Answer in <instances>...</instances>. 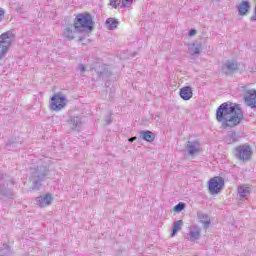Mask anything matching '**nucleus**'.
<instances>
[{"label":"nucleus","mask_w":256,"mask_h":256,"mask_svg":"<svg viewBox=\"0 0 256 256\" xmlns=\"http://www.w3.org/2000/svg\"><path fill=\"white\" fill-rule=\"evenodd\" d=\"M216 121L222 129H233L243 121V110L238 104L222 103L216 110Z\"/></svg>","instance_id":"1"},{"label":"nucleus","mask_w":256,"mask_h":256,"mask_svg":"<svg viewBox=\"0 0 256 256\" xmlns=\"http://www.w3.org/2000/svg\"><path fill=\"white\" fill-rule=\"evenodd\" d=\"M92 31L93 30V18L89 14H79L74 21V25H68L64 28L62 32V37L71 41L75 39L77 33L82 31Z\"/></svg>","instance_id":"2"},{"label":"nucleus","mask_w":256,"mask_h":256,"mask_svg":"<svg viewBox=\"0 0 256 256\" xmlns=\"http://www.w3.org/2000/svg\"><path fill=\"white\" fill-rule=\"evenodd\" d=\"M32 165L37 164V167H30L31 173H32V181L34 183L33 189L35 191H38V189L41 187V181L47 177V173H49V158L43 157L40 160H32Z\"/></svg>","instance_id":"3"},{"label":"nucleus","mask_w":256,"mask_h":256,"mask_svg":"<svg viewBox=\"0 0 256 256\" xmlns=\"http://www.w3.org/2000/svg\"><path fill=\"white\" fill-rule=\"evenodd\" d=\"M13 41H15V34L13 31H7L0 35V61L7 55Z\"/></svg>","instance_id":"4"},{"label":"nucleus","mask_w":256,"mask_h":256,"mask_svg":"<svg viewBox=\"0 0 256 256\" xmlns=\"http://www.w3.org/2000/svg\"><path fill=\"white\" fill-rule=\"evenodd\" d=\"M234 155L238 161L247 163V161H251V157H253V149L249 144H242L235 148Z\"/></svg>","instance_id":"5"},{"label":"nucleus","mask_w":256,"mask_h":256,"mask_svg":"<svg viewBox=\"0 0 256 256\" xmlns=\"http://www.w3.org/2000/svg\"><path fill=\"white\" fill-rule=\"evenodd\" d=\"M67 103V96L62 93L54 94L50 100V109L56 112L63 111L67 107Z\"/></svg>","instance_id":"6"},{"label":"nucleus","mask_w":256,"mask_h":256,"mask_svg":"<svg viewBox=\"0 0 256 256\" xmlns=\"http://www.w3.org/2000/svg\"><path fill=\"white\" fill-rule=\"evenodd\" d=\"M225 187V179L221 176H216L210 179L208 182V191L211 195H217L221 193V190Z\"/></svg>","instance_id":"7"},{"label":"nucleus","mask_w":256,"mask_h":256,"mask_svg":"<svg viewBox=\"0 0 256 256\" xmlns=\"http://www.w3.org/2000/svg\"><path fill=\"white\" fill-rule=\"evenodd\" d=\"M53 203V195L46 193L36 197V205L41 209H45V207H49Z\"/></svg>","instance_id":"8"},{"label":"nucleus","mask_w":256,"mask_h":256,"mask_svg":"<svg viewBox=\"0 0 256 256\" xmlns=\"http://www.w3.org/2000/svg\"><path fill=\"white\" fill-rule=\"evenodd\" d=\"M244 101L248 107H251V109L256 108V90L250 89L246 90L244 95Z\"/></svg>","instance_id":"9"},{"label":"nucleus","mask_w":256,"mask_h":256,"mask_svg":"<svg viewBox=\"0 0 256 256\" xmlns=\"http://www.w3.org/2000/svg\"><path fill=\"white\" fill-rule=\"evenodd\" d=\"M188 241H198L201 239V227L197 225H192L188 228L187 233Z\"/></svg>","instance_id":"10"},{"label":"nucleus","mask_w":256,"mask_h":256,"mask_svg":"<svg viewBox=\"0 0 256 256\" xmlns=\"http://www.w3.org/2000/svg\"><path fill=\"white\" fill-rule=\"evenodd\" d=\"M239 201H246L251 195V188L246 185H240L237 188Z\"/></svg>","instance_id":"11"},{"label":"nucleus","mask_w":256,"mask_h":256,"mask_svg":"<svg viewBox=\"0 0 256 256\" xmlns=\"http://www.w3.org/2000/svg\"><path fill=\"white\" fill-rule=\"evenodd\" d=\"M186 151L189 155H197L202 151L201 144L197 141H188Z\"/></svg>","instance_id":"12"},{"label":"nucleus","mask_w":256,"mask_h":256,"mask_svg":"<svg viewBox=\"0 0 256 256\" xmlns=\"http://www.w3.org/2000/svg\"><path fill=\"white\" fill-rule=\"evenodd\" d=\"M15 185V183L13 182V180H8L6 182L3 183V185L0 186V193H2V195H5L6 197H13V193H11V190L13 189V186Z\"/></svg>","instance_id":"13"},{"label":"nucleus","mask_w":256,"mask_h":256,"mask_svg":"<svg viewBox=\"0 0 256 256\" xmlns=\"http://www.w3.org/2000/svg\"><path fill=\"white\" fill-rule=\"evenodd\" d=\"M179 95L183 101H189V99H193V88L185 86L180 89Z\"/></svg>","instance_id":"14"},{"label":"nucleus","mask_w":256,"mask_h":256,"mask_svg":"<svg viewBox=\"0 0 256 256\" xmlns=\"http://www.w3.org/2000/svg\"><path fill=\"white\" fill-rule=\"evenodd\" d=\"M239 65L235 61H227L223 67L222 71L226 73V75H229V73H233V71H237Z\"/></svg>","instance_id":"15"},{"label":"nucleus","mask_w":256,"mask_h":256,"mask_svg":"<svg viewBox=\"0 0 256 256\" xmlns=\"http://www.w3.org/2000/svg\"><path fill=\"white\" fill-rule=\"evenodd\" d=\"M197 217L199 223H202L204 229H209V226L211 225V218L203 212H198Z\"/></svg>","instance_id":"16"},{"label":"nucleus","mask_w":256,"mask_h":256,"mask_svg":"<svg viewBox=\"0 0 256 256\" xmlns=\"http://www.w3.org/2000/svg\"><path fill=\"white\" fill-rule=\"evenodd\" d=\"M203 50V45L201 42H195L188 45V51L190 55H199L201 51Z\"/></svg>","instance_id":"17"},{"label":"nucleus","mask_w":256,"mask_h":256,"mask_svg":"<svg viewBox=\"0 0 256 256\" xmlns=\"http://www.w3.org/2000/svg\"><path fill=\"white\" fill-rule=\"evenodd\" d=\"M224 141L228 145H233V143H237V141H239V134H237V132H229L225 136Z\"/></svg>","instance_id":"18"},{"label":"nucleus","mask_w":256,"mask_h":256,"mask_svg":"<svg viewBox=\"0 0 256 256\" xmlns=\"http://www.w3.org/2000/svg\"><path fill=\"white\" fill-rule=\"evenodd\" d=\"M140 137L144 140L147 141L148 143H153L155 141V134L149 130L147 131H141L140 132Z\"/></svg>","instance_id":"19"},{"label":"nucleus","mask_w":256,"mask_h":256,"mask_svg":"<svg viewBox=\"0 0 256 256\" xmlns=\"http://www.w3.org/2000/svg\"><path fill=\"white\" fill-rule=\"evenodd\" d=\"M250 8H251V6L249 5V2L242 1V3L238 5L239 15H247Z\"/></svg>","instance_id":"20"},{"label":"nucleus","mask_w":256,"mask_h":256,"mask_svg":"<svg viewBox=\"0 0 256 256\" xmlns=\"http://www.w3.org/2000/svg\"><path fill=\"white\" fill-rule=\"evenodd\" d=\"M81 117L80 116H71L69 124L73 126V129H79L81 127Z\"/></svg>","instance_id":"21"},{"label":"nucleus","mask_w":256,"mask_h":256,"mask_svg":"<svg viewBox=\"0 0 256 256\" xmlns=\"http://www.w3.org/2000/svg\"><path fill=\"white\" fill-rule=\"evenodd\" d=\"M182 227H183V220H178L174 222L171 237H175V235H177V232L181 231Z\"/></svg>","instance_id":"22"},{"label":"nucleus","mask_w":256,"mask_h":256,"mask_svg":"<svg viewBox=\"0 0 256 256\" xmlns=\"http://www.w3.org/2000/svg\"><path fill=\"white\" fill-rule=\"evenodd\" d=\"M106 23L108 24V28L110 31H113V29H117V26L119 25V22L115 18H108L106 20Z\"/></svg>","instance_id":"23"},{"label":"nucleus","mask_w":256,"mask_h":256,"mask_svg":"<svg viewBox=\"0 0 256 256\" xmlns=\"http://www.w3.org/2000/svg\"><path fill=\"white\" fill-rule=\"evenodd\" d=\"M0 256H11V250L9 247L0 249Z\"/></svg>","instance_id":"24"},{"label":"nucleus","mask_w":256,"mask_h":256,"mask_svg":"<svg viewBox=\"0 0 256 256\" xmlns=\"http://www.w3.org/2000/svg\"><path fill=\"white\" fill-rule=\"evenodd\" d=\"M183 209H185V203H183V202L178 203L174 207V211H176L177 213H180V211H183Z\"/></svg>","instance_id":"25"},{"label":"nucleus","mask_w":256,"mask_h":256,"mask_svg":"<svg viewBox=\"0 0 256 256\" xmlns=\"http://www.w3.org/2000/svg\"><path fill=\"white\" fill-rule=\"evenodd\" d=\"M121 4V0H110L111 7H114V9H117L119 5Z\"/></svg>","instance_id":"26"},{"label":"nucleus","mask_w":256,"mask_h":256,"mask_svg":"<svg viewBox=\"0 0 256 256\" xmlns=\"http://www.w3.org/2000/svg\"><path fill=\"white\" fill-rule=\"evenodd\" d=\"M78 71H80V73L83 75V73H85V71H87V68L85 67V65L79 64Z\"/></svg>","instance_id":"27"},{"label":"nucleus","mask_w":256,"mask_h":256,"mask_svg":"<svg viewBox=\"0 0 256 256\" xmlns=\"http://www.w3.org/2000/svg\"><path fill=\"white\" fill-rule=\"evenodd\" d=\"M131 0H122V7H131Z\"/></svg>","instance_id":"28"},{"label":"nucleus","mask_w":256,"mask_h":256,"mask_svg":"<svg viewBox=\"0 0 256 256\" xmlns=\"http://www.w3.org/2000/svg\"><path fill=\"white\" fill-rule=\"evenodd\" d=\"M195 35H197V30H195V29H191V30L188 32V36H189V37H195Z\"/></svg>","instance_id":"29"},{"label":"nucleus","mask_w":256,"mask_h":256,"mask_svg":"<svg viewBox=\"0 0 256 256\" xmlns=\"http://www.w3.org/2000/svg\"><path fill=\"white\" fill-rule=\"evenodd\" d=\"M3 17H5V10L0 7V21L3 20Z\"/></svg>","instance_id":"30"},{"label":"nucleus","mask_w":256,"mask_h":256,"mask_svg":"<svg viewBox=\"0 0 256 256\" xmlns=\"http://www.w3.org/2000/svg\"><path fill=\"white\" fill-rule=\"evenodd\" d=\"M129 143H133V141H137V137H132L128 139Z\"/></svg>","instance_id":"31"},{"label":"nucleus","mask_w":256,"mask_h":256,"mask_svg":"<svg viewBox=\"0 0 256 256\" xmlns=\"http://www.w3.org/2000/svg\"><path fill=\"white\" fill-rule=\"evenodd\" d=\"M6 147H7V149H9V147H11V144H7Z\"/></svg>","instance_id":"32"}]
</instances>
